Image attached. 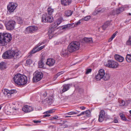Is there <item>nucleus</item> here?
Listing matches in <instances>:
<instances>
[{
    "label": "nucleus",
    "mask_w": 131,
    "mask_h": 131,
    "mask_svg": "<svg viewBox=\"0 0 131 131\" xmlns=\"http://www.w3.org/2000/svg\"><path fill=\"white\" fill-rule=\"evenodd\" d=\"M54 9L50 7L48 8V14L45 13L43 14L41 17V21L43 22L51 23L53 20V17L50 16L54 12Z\"/></svg>",
    "instance_id": "nucleus-1"
},
{
    "label": "nucleus",
    "mask_w": 131,
    "mask_h": 131,
    "mask_svg": "<svg viewBox=\"0 0 131 131\" xmlns=\"http://www.w3.org/2000/svg\"><path fill=\"white\" fill-rule=\"evenodd\" d=\"M0 39H1V44L2 46H4L7 44V43L10 41L12 39V37L11 35L7 33H0Z\"/></svg>",
    "instance_id": "nucleus-2"
},
{
    "label": "nucleus",
    "mask_w": 131,
    "mask_h": 131,
    "mask_svg": "<svg viewBox=\"0 0 131 131\" xmlns=\"http://www.w3.org/2000/svg\"><path fill=\"white\" fill-rule=\"evenodd\" d=\"M110 77V75L109 74L105 73L104 70L101 69L99 70L98 73L96 75L95 78L97 81L103 79L104 80L106 81L108 80Z\"/></svg>",
    "instance_id": "nucleus-3"
},
{
    "label": "nucleus",
    "mask_w": 131,
    "mask_h": 131,
    "mask_svg": "<svg viewBox=\"0 0 131 131\" xmlns=\"http://www.w3.org/2000/svg\"><path fill=\"white\" fill-rule=\"evenodd\" d=\"M80 43L77 41L71 42L68 47L69 52H72L78 50L80 48Z\"/></svg>",
    "instance_id": "nucleus-4"
},
{
    "label": "nucleus",
    "mask_w": 131,
    "mask_h": 131,
    "mask_svg": "<svg viewBox=\"0 0 131 131\" xmlns=\"http://www.w3.org/2000/svg\"><path fill=\"white\" fill-rule=\"evenodd\" d=\"M44 43L42 42L41 43H39L38 45H37L32 50L30 51L28 56V57H30L32 56V54L36 52H37L41 50L45 47V45L41 46L40 47H39L40 45L43 44H44Z\"/></svg>",
    "instance_id": "nucleus-5"
},
{
    "label": "nucleus",
    "mask_w": 131,
    "mask_h": 131,
    "mask_svg": "<svg viewBox=\"0 0 131 131\" xmlns=\"http://www.w3.org/2000/svg\"><path fill=\"white\" fill-rule=\"evenodd\" d=\"M14 51H7L4 52L2 55L3 59H9L13 57Z\"/></svg>",
    "instance_id": "nucleus-6"
},
{
    "label": "nucleus",
    "mask_w": 131,
    "mask_h": 131,
    "mask_svg": "<svg viewBox=\"0 0 131 131\" xmlns=\"http://www.w3.org/2000/svg\"><path fill=\"white\" fill-rule=\"evenodd\" d=\"M38 29V28L35 26H30L26 28L25 33L26 34L34 33Z\"/></svg>",
    "instance_id": "nucleus-7"
},
{
    "label": "nucleus",
    "mask_w": 131,
    "mask_h": 131,
    "mask_svg": "<svg viewBox=\"0 0 131 131\" xmlns=\"http://www.w3.org/2000/svg\"><path fill=\"white\" fill-rule=\"evenodd\" d=\"M17 6V4L13 2H10L7 6V9L9 13L13 12Z\"/></svg>",
    "instance_id": "nucleus-8"
},
{
    "label": "nucleus",
    "mask_w": 131,
    "mask_h": 131,
    "mask_svg": "<svg viewBox=\"0 0 131 131\" xmlns=\"http://www.w3.org/2000/svg\"><path fill=\"white\" fill-rule=\"evenodd\" d=\"M15 22L13 20H9L6 25V26L7 29L12 30L14 28L15 25Z\"/></svg>",
    "instance_id": "nucleus-9"
},
{
    "label": "nucleus",
    "mask_w": 131,
    "mask_h": 131,
    "mask_svg": "<svg viewBox=\"0 0 131 131\" xmlns=\"http://www.w3.org/2000/svg\"><path fill=\"white\" fill-rule=\"evenodd\" d=\"M43 77V74L41 72H37L34 77L32 80L34 82H38Z\"/></svg>",
    "instance_id": "nucleus-10"
},
{
    "label": "nucleus",
    "mask_w": 131,
    "mask_h": 131,
    "mask_svg": "<svg viewBox=\"0 0 131 131\" xmlns=\"http://www.w3.org/2000/svg\"><path fill=\"white\" fill-rule=\"evenodd\" d=\"M16 93V91L15 90H9L6 89H5L3 92L4 94L8 98L10 97L12 94Z\"/></svg>",
    "instance_id": "nucleus-11"
},
{
    "label": "nucleus",
    "mask_w": 131,
    "mask_h": 131,
    "mask_svg": "<svg viewBox=\"0 0 131 131\" xmlns=\"http://www.w3.org/2000/svg\"><path fill=\"white\" fill-rule=\"evenodd\" d=\"M61 19L60 18H59L56 21L53 23L51 25L52 28L51 29H50L49 30V33H52V32L51 30L54 28H55L57 27L61 23Z\"/></svg>",
    "instance_id": "nucleus-12"
},
{
    "label": "nucleus",
    "mask_w": 131,
    "mask_h": 131,
    "mask_svg": "<svg viewBox=\"0 0 131 131\" xmlns=\"http://www.w3.org/2000/svg\"><path fill=\"white\" fill-rule=\"evenodd\" d=\"M117 63L114 61L110 60L108 62V63L106 66L110 68H116L118 66Z\"/></svg>",
    "instance_id": "nucleus-13"
},
{
    "label": "nucleus",
    "mask_w": 131,
    "mask_h": 131,
    "mask_svg": "<svg viewBox=\"0 0 131 131\" xmlns=\"http://www.w3.org/2000/svg\"><path fill=\"white\" fill-rule=\"evenodd\" d=\"M22 76V74L18 73L15 75L13 78V79L14 82L19 85V83Z\"/></svg>",
    "instance_id": "nucleus-14"
},
{
    "label": "nucleus",
    "mask_w": 131,
    "mask_h": 131,
    "mask_svg": "<svg viewBox=\"0 0 131 131\" xmlns=\"http://www.w3.org/2000/svg\"><path fill=\"white\" fill-rule=\"evenodd\" d=\"M27 77L24 75H22L21 78L19 85H24L27 83Z\"/></svg>",
    "instance_id": "nucleus-15"
},
{
    "label": "nucleus",
    "mask_w": 131,
    "mask_h": 131,
    "mask_svg": "<svg viewBox=\"0 0 131 131\" xmlns=\"http://www.w3.org/2000/svg\"><path fill=\"white\" fill-rule=\"evenodd\" d=\"M105 112L103 110H102L100 112L99 115L98 120L100 122H102L105 117Z\"/></svg>",
    "instance_id": "nucleus-16"
},
{
    "label": "nucleus",
    "mask_w": 131,
    "mask_h": 131,
    "mask_svg": "<svg viewBox=\"0 0 131 131\" xmlns=\"http://www.w3.org/2000/svg\"><path fill=\"white\" fill-rule=\"evenodd\" d=\"M22 110L26 112H30L33 110L32 107L27 105L24 106L22 108Z\"/></svg>",
    "instance_id": "nucleus-17"
},
{
    "label": "nucleus",
    "mask_w": 131,
    "mask_h": 131,
    "mask_svg": "<svg viewBox=\"0 0 131 131\" xmlns=\"http://www.w3.org/2000/svg\"><path fill=\"white\" fill-rule=\"evenodd\" d=\"M69 51L68 49H63L60 52V55L61 56L64 57L68 56L69 53Z\"/></svg>",
    "instance_id": "nucleus-18"
},
{
    "label": "nucleus",
    "mask_w": 131,
    "mask_h": 131,
    "mask_svg": "<svg viewBox=\"0 0 131 131\" xmlns=\"http://www.w3.org/2000/svg\"><path fill=\"white\" fill-rule=\"evenodd\" d=\"M55 63V60L52 58H50L47 59L46 64L49 66H53Z\"/></svg>",
    "instance_id": "nucleus-19"
},
{
    "label": "nucleus",
    "mask_w": 131,
    "mask_h": 131,
    "mask_svg": "<svg viewBox=\"0 0 131 131\" xmlns=\"http://www.w3.org/2000/svg\"><path fill=\"white\" fill-rule=\"evenodd\" d=\"M71 86V85L69 84L64 85L63 86V89L62 90V93H63L68 90L69 89L70 87Z\"/></svg>",
    "instance_id": "nucleus-20"
},
{
    "label": "nucleus",
    "mask_w": 131,
    "mask_h": 131,
    "mask_svg": "<svg viewBox=\"0 0 131 131\" xmlns=\"http://www.w3.org/2000/svg\"><path fill=\"white\" fill-rule=\"evenodd\" d=\"M115 59L120 62H122L124 60V58L119 55L116 54L115 55Z\"/></svg>",
    "instance_id": "nucleus-21"
},
{
    "label": "nucleus",
    "mask_w": 131,
    "mask_h": 131,
    "mask_svg": "<svg viewBox=\"0 0 131 131\" xmlns=\"http://www.w3.org/2000/svg\"><path fill=\"white\" fill-rule=\"evenodd\" d=\"M71 2V0H61V3L62 5L67 6L69 5Z\"/></svg>",
    "instance_id": "nucleus-22"
},
{
    "label": "nucleus",
    "mask_w": 131,
    "mask_h": 131,
    "mask_svg": "<svg viewBox=\"0 0 131 131\" xmlns=\"http://www.w3.org/2000/svg\"><path fill=\"white\" fill-rule=\"evenodd\" d=\"M13 57L15 58H19L21 56L20 52L17 50L14 51Z\"/></svg>",
    "instance_id": "nucleus-23"
},
{
    "label": "nucleus",
    "mask_w": 131,
    "mask_h": 131,
    "mask_svg": "<svg viewBox=\"0 0 131 131\" xmlns=\"http://www.w3.org/2000/svg\"><path fill=\"white\" fill-rule=\"evenodd\" d=\"M125 10L124 8H123V7H121L117 8L116 10V13L117 14H119L122 12L124 11Z\"/></svg>",
    "instance_id": "nucleus-24"
},
{
    "label": "nucleus",
    "mask_w": 131,
    "mask_h": 131,
    "mask_svg": "<svg viewBox=\"0 0 131 131\" xmlns=\"http://www.w3.org/2000/svg\"><path fill=\"white\" fill-rule=\"evenodd\" d=\"M84 41L85 42L89 43H92L93 42L92 38H84L83 39Z\"/></svg>",
    "instance_id": "nucleus-25"
},
{
    "label": "nucleus",
    "mask_w": 131,
    "mask_h": 131,
    "mask_svg": "<svg viewBox=\"0 0 131 131\" xmlns=\"http://www.w3.org/2000/svg\"><path fill=\"white\" fill-rule=\"evenodd\" d=\"M110 22L109 21L106 22L102 26V28L103 30H105L106 28L110 24Z\"/></svg>",
    "instance_id": "nucleus-26"
},
{
    "label": "nucleus",
    "mask_w": 131,
    "mask_h": 131,
    "mask_svg": "<svg viewBox=\"0 0 131 131\" xmlns=\"http://www.w3.org/2000/svg\"><path fill=\"white\" fill-rule=\"evenodd\" d=\"M64 14L66 16H69L72 15V12L70 10H68L65 11Z\"/></svg>",
    "instance_id": "nucleus-27"
},
{
    "label": "nucleus",
    "mask_w": 131,
    "mask_h": 131,
    "mask_svg": "<svg viewBox=\"0 0 131 131\" xmlns=\"http://www.w3.org/2000/svg\"><path fill=\"white\" fill-rule=\"evenodd\" d=\"M126 59L127 62H131V54H127Z\"/></svg>",
    "instance_id": "nucleus-28"
},
{
    "label": "nucleus",
    "mask_w": 131,
    "mask_h": 131,
    "mask_svg": "<svg viewBox=\"0 0 131 131\" xmlns=\"http://www.w3.org/2000/svg\"><path fill=\"white\" fill-rule=\"evenodd\" d=\"M6 64L4 62L0 63V69L1 70L4 69L6 68Z\"/></svg>",
    "instance_id": "nucleus-29"
},
{
    "label": "nucleus",
    "mask_w": 131,
    "mask_h": 131,
    "mask_svg": "<svg viewBox=\"0 0 131 131\" xmlns=\"http://www.w3.org/2000/svg\"><path fill=\"white\" fill-rule=\"evenodd\" d=\"M44 66L42 60H41L39 62L38 66L40 68H42Z\"/></svg>",
    "instance_id": "nucleus-30"
},
{
    "label": "nucleus",
    "mask_w": 131,
    "mask_h": 131,
    "mask_svg": "<svg viewBox=\"0 0 131 131\" xmlns=\"http://www.w3.org/2000/svg\"><path fill=\"white\" fill-rule=\"evenodd\" d=\"M71 24H69L65 25L64 26H63L62 27V30H65L66 29L68 28H69L70 27L72 26Z\"/></svg>",
    "instance_id": "nucleus-31"
},
{
    "label": "nucleus",
    "mask_w": 131,
    "mask_h": 131,
    "mask_svg": "<svg viewBox=\"0 0 131 131\" xmlns=\"http://www.w3.org/2000/svg\"><path fill=\"white\" fill-rule=\"evenodd\" d=\"M126 45H128L131 46V36H130L129 37L128 40L126 42Z\"/></svg>",
    "instance_id": "nucleus-32"
},
{
    "label": "nucleus",
    "mask_w": 131,
    "mask_h": 131,
    "mask_svg": "<svg viewBox=\"0 0 131 131\" xmlns=\"http://www.w3.org/2000/svg\"><path fill=\"white\" fill-rule=\"evenodd\" d=\"M32 61L30 59H29L26 60V62L25 63V66H28L32 63Z\"/></svg>",
    "instance_id": "nucleus-33"
},
{
    "label": "nucleus",
    "mask_w": 131,
    "mask_h": 131,
    "mask_svg": "<svg viewBox=\"0 0 131 131\" xmlns=\"http://www.w3.org/2000/svg\"><path fill=\"white\" fill-rule=\"evenodd\" d=\"M120 116L121 119L122 120L125 121H127V120L125 117V116L124 114H120Z\"/></svg>",
    "instance_id": "nucleus-34"
},
{
    "label": "nucleus",
    "mask_w": 131,
    "mask_h": 131,
    "mask_svg": "<svg viewBox=\"0 0 131 131\" xmlns=\"http://www.w3.org/2000/svg\"><path fill=\"white\" fill-rule=\"evenodd\" d=\"M17 20L18 23L19 24H21L23 22V20L22 18L20 17H17Z\"/></svg>",
    "instance_id": "nucleus-35"
},
{
    "label": "nucleus",
    "mask_w": 131,
    "mask_h": 131,
    "mask_svg": "<svg viewBox=\"0 0 131 131\" xmlns=\"http://www.w3.org/2000/svg\"><path fill=\"white\" fill-rule=\"evenodd\" d=\"M106 10V9L105 8H100L98 9L97 12L98 13L99 12L103 13L105 12Z\"/></svg>",
    "instance_id": "nucleus-36"
},
{
    "label": "nucleus",
    "mask_w": 131,
    "mask_h": 131,
    "mask_svg": "<svg viewBox=\"0 0 131 131\" xmlns=\"http://www.w3.org/2000/svg\"><path fill=\"white\" fill-rule=\"evenodd\" d=\"M90 18V16H88L85 17L84 18H82L81 19L82 20H84L85 21H88Z\"/></svg>",
    "instance_id": "nucleus-37"
},
{
    "label": "nucleus",
    "mask_w": 131,
    "mask_h": 131,
    "mask_svg": "<svg viewBox=\"0 0 131 131\" xmlns=\"http://www.w3.org/2000/svg\"><path fill=\"white\" fill-rule=\"evenodd\" d=\"M119 106H123L125 105V102L124 101L122 100L119 102Z\"/></svg>",
    "instance_id": "nucleus-38"
},
{
    "label": "nucleus",
    "mask_w": 131,
    "mask_h": 131,
    "mask_svg": "<svg viewBox=\"0 0 131 131\" xmlns=\"http://www.w3.org/2000/svg\"><path fill=\"white\" fill-rule=\"evenodd\" d=\"M85 114L87 116H89L90 114V111L89 110H87L85 111Z\"/></svg>",
    "instance_id": "nucleus-39"
},
{
    "label": "nucleus",
    "mask_w": 131,
    "mask_h": 131,
    "mask_svg": "<svg viewBox=\"0 0 131 131\" xmlns=\"http://www.w3.org/2000/svg\"><path fill=\"white\" fill-rule=\"evenodd\" d=\"M77 114V112H71L68 113H67L66 114L68 115H72L73 114Z\"/></svg>",
    "instance_id": "nucleus-40"
},
{
    "label": "nucleus",
    "mask_w": 131,
    "mask_h": 131,
    "mask_svg": "<svg viewBox=\"0 0 131 131\" xmlns=\"http://www.w3.org/2000/svg\"><path fill=\"white\" fill-rule=\"evenodd\" d=\"M91 71L92 69H86L85 74H88L89 73L91 72Z\"/></svg>",
    "instance_id": "nucleus-41"
},
{
    "label": "nucleus",
    "mask_w": 131,
    "mask_h": 131,
    "mask_svg": "<svg viewBox=\"0 0 131 131\" xmlns=\"http://www.w3.org/2000/svg\"><path fill=\"white\" fill-rule=\"evenodd\" d=\"M82 20L81 19L79 20L77 22L75 23L74 24V26L76 27L78 26V25H80L81 24L80 21Z\"/></svg>",
    "instance_id": "nucleus-42"
},
{
    "label": "nucleus",
    "mask_w": 131,
    "mask_h": 131,
    "mask_svg": "<svg viewBox=\"0 0 131 131\" xmlns=\"http://www.w3.org/2000/svg\"><path fill=\"white\" fill-rule=\"evenodd\" d=\"M47 101V102L48 103H51L53 102V100L51 98L48 99Z\"/></svg>",
    "instance_id": "nucleus-43"
},
{
    "label": "nucleus",
    "mask_w": 131,
    "mask_h": 131,
    "mask_svg": "<svg viewBox=\"0 0 131 131\" xmlns=\"http://www.w3.org/2000/svg\"><path fill=\"white\" fill-rule=\"evenodd\" d=\"M54 112V109L51 110L49 111H47L46 112V113H51Z\"/></svg>",
    "instance_id": "nucleus-44"
},
{
    "label": "nucleus",
    "mask_w": 131,
    "mask_h": 131,
    "mask_svg": "<svg viewBox=\"0 0 131 131\" xmlns=\"http://www.w3.org/2000/svg\"><path fill=\"white\" fill-rule=\"evenodd\" d=\"M116 32L115 33H114L112 36V37H111V38L112 39H113V38H114L115 37L116 35Z\"/></svg>",
    "instance_id": "nucleus-45"
},
{
    "label": "nucleus",
    "mask_w": 131,
    "mask_h": 131,
    "mask_svg": "<svg viewBox=\"0 0 131 131\" xmlns=\"http://www.w3.org/2000/svg\"><path fill=\"white\" fill-rule=\"evenodd\" d=\"M33 122L34 123H40L41 122L40 121L38 120H33Z\"/></svg>",
    "instance_id": "nucleus-46"
},
{
    "label": "nucleus",
    "mask_w": 131,
    "mask_h": 131,
    "mask_svg": "<svg viewBox=\"0 0 131 131\" xmlns=\"http://www.w3.org/2000/svg\"><path fill=\"white\" fill-rule=\"evenodd\" d=\"M63 73V71H62L60 72H59L57 74V76H59Z\"/></svg>",
    "instance_id": "nucleus-47"
},
{
    "label": "nucleus",
    "mask_w": 131,
    "mask_h": 131,
    "mask_svg": "<svg viewBox=\"0 0 131 131\" xmlns=\"http://www.w3.org/2000/svg\"><path fill=\"white\" fill-rule=\"evenodd\" d=\"M118 122V121L117 119L116 118H115L113 121V122L115 123H117Z\"/></svg>",
    "instance_id": "nucleus-48"
},
{
    "label": "nucleus",
    "mask_w": 131,
    "mask_h": 131,
    "mask_svg": "<svg viewBox=\"0 0 131 131\" xmlns=\"http://www.w3.org/2000/svg\"><path fill=\"white\" fill-rule=\"evenodd\" d=\"M80 108L82 110H84L85 109V107H84V106H81L80 107Z\"/></svg>",
    "instance_id": "nucleus-49"
},
{
    "label": "nucleus",
    "mask_w": 131,
    "mask_h": 131,
    "mask_svg": "<svg viewBox=\"0 0 131 131\" xmlns=\"http://www.w3.org/2000/svg\"><path fill=\"white\" fill-rule=\"evenodd\" d=\"M43 95L45 97H46L47 95V93L46 92H45L43 94Z\"/></svg>",
    "instance_id": "nucleus-50"
},
{
    "label": "nucleus",
    "mask_w": 131,
    "mask_h": 131,
    "mask_svg": "<svg viewBox=\"0 0 131 131\" xmlns=\"http://www.w3.org/2000/svg\"><path fill=\"white\" fill-rule=\"evenodd\" d=\"M50 116V115L49 114L45 115H43V116L44 117H49Z\"/></svg>",
    "instance_id": "nucleus-51"
},
{
    "label": "nucleus",
    "mask_w": 131,
    "mask_h": 131,
    "mask_svg": "<svg viewBox=\"0 0 131 131\" xmlns=\"http://www.w3.org/2000/svg\"><path fill=\"white\" fill-rule=\"evenodd\" d=\"M68 127V125H67L65 124L63 125V128H64Z\"/></svg>",
    "instance_id": "nucleus-52"
},
{
    "label": "nucleus",
    "mask_w": 131,
    "mask_h": 131,
    "mask_svg": "<svg viewBox=\"0 0 131 131\" xmlns=\"http://www.w3.org/2000/svg\"><path fill=\"white\" fill-rule=\"evenodd\" d=\"M54 43L55 45H58L59 44V43L56 41H54Z\"/></svg>",
    "instance_id": "nucleus-53"
},
{
    "label": "nucleus",
    "mask_w": 131,
    "mask_h": 131,
    "mask_svg": "<svg viewBox=\"0 0 131 131\" xmlns=\"http://www.w3.org/2000/svg\"><path fill=\"white\" fill-rule=\"evenodd\" d=\"M113 39H112L111 38H110V39H109L108 40V41L109 42H110L111 41L113 40Z\"/></svg>",
    "instance_id": "nucleus-54"
},
{
    "label": "nucleus",
    "mask_w": 131,
    "mask_h": 131,
    "mask_svg": "<svg viewBox=\"0 0 131 131\" xmlns=\"http://www.w3.org/2000/svg\"><path fill=\"white\" fill-rule=\"evenodd\" d=\"M81 115H84L85 114V112H81Z\"/></svg>",
    "instance_id": "nucleus-55"
},
{
    "label": "nucleus",
    "mask_w": 131,
    "mask_h": 131,
    "mask_svg": "<svg viewBox=\"0 0 131 131\" xmlns=\"http://www.w3.org/2000/svg\"><path fill=\"white\" fill-rule=\"evenodd\" d=\"M128 7V6L126 5V6H124V7H123V8H124V9H125V8H126L127 7Z\"/></svg>",
    "instance_id": "nucleus-56"
},
{
    "label": "nucleus",
    "mask_w": 131,
    "mask_h": 131,
    "mask_svg": "<svg viewBox=\"0 0 131 131\" xmlns=\"http://www.w3.org/2000/svg\"><path fill=\"white\" fill-rule=\"evenodd\" d=\"M108 98H110V97H107V98L105 99V100L106 102L107 101V99H108ZM108 101V100L107 101Z\"/></svg>",
    "instance_id": "nucleus-57"
},
{
    "label": "nucleus",
    "mask_w": 131,
    "mask_h": 131,
    "mask_svg": "<svg viewBox=\"0 0 131 131\" xmlns=\"http://www.w3.org/2000/svg\"><path fill=\"white\" fill-rule=\"evenodd\" d=\"M130 19H129L128 20H126V22L127 23H128L130 21Z\"/></svg>",
    "instance_id": "nucleus-58"
},
{
    "label": "nucleus",
    "mask_w": 131,
    "mask_h": 131,
    "mask_svg": "<svg viewBox=\"0 0 131 131\" xmlns=\"http://www.w3.org/2000/svg\"><path fill=\"white\" fill-rule=\"evenodd\" d=\"M3 27L2 25L0 24V29L2 28Z\"/></svg>",
    "instance_id": "nucleus-59"
},
{
    "label": "nucleus",
    "mask_w": 131,
    "mask_h": 131,
    "mask_svg": "<svg viewBox=\"0 0 131 131\" xmlns=\"http://www.w3.org/2000/svg\"><path fill=\"white\" fill-rule=\"evenodd\" d=\"M54 119V118L53 117H52L51 118V120H53Z\"/></svg>",
    "instance_id": "nucleus-60"
},
{
    "label": "nucleus",
    "mask_w": 131,
    "mask_h": 131,
    "mask_svg": "<svg viewBox=\"0 0 131 131\" xmlns=\"http://www.w3.org/2000/svg\"><path fill=\"white\" fill-rule=\"evenodd\" d=\"M54 119H57L58 118V116H56L55 117H54Z\"/></svg>",
    "instance_id": "nucleus-61"
},
{
    "label": "nucleus",
    "mask_w": 131,
    "mask_h": 131,
    "mask_svg": "<svg viewBox=\"0 0 131 131\" xmlns=\"http://www.w3.org/2000/svg\"><path fill=\"white\" fill-rule=\"evenodd\" d=\"M71 116H66L65 117L66 118L68 117H71Z\"/></svg>",
    "instance_id": "nucleus-62"
},
{
    "label": "nucleus",
    "mask_w": 131,
    "mask_h": 131,
    "mask_svg": "<svg viewBox=\"0 0 131 131\" xmlns=\"http://www.w3.org/2000/svg\"><path fill=\"white\" fill-rule=\"evenodd\" d=\"M81 115V114H79V115H77V116H80Z\"/></svg>",
    "instance_id": "nucleus-63"
},
{
    "label": "nucleus",
    "mask_w": 131,
    "mask_h": 131,
    "mask_svg": "<svg viewBox=\"0 0 131 131\" xmlns=\"http://www.w3.org/2000/svg\"><path fill=\"white\" fill-rule=\"evenodd\" d=\"M129 112L131 114V110L129 111Z\"/></svg>",
    "instance_id": "nucleus-64"
}]
</instances>
